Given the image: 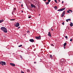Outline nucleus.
Returning a JSON list of instances; mask_svg holds the SVG:
<instances>
[{
	"mask_svg": "<svg viewBox=\"0 0 73 73\" xmlns=\"http://www.w3.org/2000/svg\"><path fill=\"white\" fill-rule=\"evenodd\" d=\"M1 30L3 31L4 33H7L8 31H7V29L5 27H2L1 28Z\"/></svg>",
	"mask_w": 73,
	"mask_h": 73,
	"instance_id": "obj_1",
	"label": "nucleus"
},
{
	"mask_svg": "<svg viewBox=\"0 0 73 73\" xmlns=\"http://www.w3.org/2000/svg\"><path fill=\"white\" fill-rule=\"evenodd\" d=\"M0 64L2 65L3 66V65H6V63L5 62H3V61H0Z\"/></svg>",
	"mask_w": 73,
	"mask_h": 73,
	"instance_id": "obj_2",
	"label": "nucleus"
},
{
	"mask_svg": "<svg viewBox=\"0 0 73 73\" xmlns=\"http://www.w3.org/2000/svg\"><path fill=\"white\" fill-rule=\"evenodd\" d=\"M65 14V11H64L62 13V14L61 16V17H63Z\"/></svg>",
	"mask_w": 73,
	"mask_h": 73,
	"instance_id": "obj_3",
	"label": "nucleus"
},
{
	"mask_svg": "<svg viewBox=\"0 0 73 73\" xmlns=\"http://www.w3.org/2000/svg\"><path fill=\"white\" fill-rule=\"evenodd\" d=\"M65 8H63L59 9L57 11H64V10H65Z\"/></svg>",
	"mask_w": 73,
	"mask_h": 73,
	"instance_id": "obj_4",
	"label": "nucleus"
},
{
	"mask_svg": "<svg viewBox=\"0 0 73 73\" xmlns=\"http://www.w3.org/2000/svg\"><path fill=\"white\" fill-rule=\"evenodd\" d=\"M35 38L36 40H39V39L41 40V36H36L35 37Z\"/></svg>",
	"mask_w": 73,
	"mask_h": 73,
	"instance_id": "obj_5",
	"label": "nucleus"
},
{
	"mask_svg": "<svg viewBox=\"0 0 73 73\" xmlns=\"http://www.w3.org/2000/svg\"><path fill=\"white\" fill-rule=\"evenodd\" d=\"M20 26V24L19 23H17L15 25V26L16 27H18Z\"/></svg>",
	"mask_w": 73,
	"mask_h": 73,
	"instance_id": "obj_6",
	"label": "nucleus"
},
{
	"mask_svg": "<svg viewBox=\"0 0 73 73\" xmlns=\"http://www.w3.org/2000/svg\"><path fill=\"white\" fill-rule=\"evenodd\" d=\"M65 62V60L64 59H61V63L60 64H61L62 63V64H63L64 62Z\"/></svg>",
	"mask_w": 73,
	"mask_h": 73,
	"instance_id": "obj_7",
	"label": "nucleus"
},
{
	"mask_svg": "<svg viewBox=\"0 0 73 73\" xmlns=\"http://www.w3.org/2000/svg\"><path fill=\"white\" fill-rule=\"evenodd\" d=\"M31 7L32 8H36V6L35 5H33V4H31Z\"/></svg>",
	"mask_w": 73,
	"mask_h": 73,
	"instance_id": "obj_8",
	"label": "nucleus"
},
{
	"mask_svg": "<svg viewBox=\"0 0 73 73\" xmlns=\"http://www.w3.org/2000/svg\"><path fill=\"white\" fill-rule=\"evenodd\" d=\"M29 41H30V42H35L34 40L33 39H30Z\"/></svg>",
	"mask_w": 73,
	"mask_h": 73,
	"instance_id": "obj_9",
	"label": "nucleus"
},
{
	"mask_svg": "<svg viewBox=\"0 0 73 73\" xmlns=\"http://www.w3.org/2000/svg\"><path fill=\"white\" fill-rule=\"evenodd\" d=\"M10 65H12V66H15V64L10 63Z\"/></svg>",
	"mask_w": 73,
	"mask_h": 73,
	"instance_id": "obj_10",
	"label": "nucleus"
},
{
	"mask_svg": "<svg viewBox=\"0 0 73 73\" xmlns=\"http://www.w3.org/2000/svg\"><path fill=\"white\" fill-rule=\"evenodd\" d=\"M48 36L50 37H52V35H51V34H50V32H49L48 34Z\"/></svg>",
	"mask_w": 73,
	"mask_h": 73,
	"instance_id": "obj_11",
	"label": "nucleus"
},
{
	"mask_svg": "<svg viewBox=\"0 0 73 73\" xmlns=\"http://www.w3.org/2000/svg\"><path fill=\"white\" fill-rule=\"evenodd\" d=\"M4 20L3 19H1L0 20V23H3V22H4Z\"/></svg>",
	"mask_w": 73,
	"mask_h": 73,
	"instance_id": "obj_12",
	"label": "nucleus"
},
{
	"mask_svg": "<svg viewBox=\"0 0 73 73\" xmlns=\"http://www.w3.org/2000/svg\"><path fill=\"white\" fill-rule=\"evenodd\" d=\"M70 27H73V23H70Z\"/></svg>",
	"mask_w": 73,
	"mask_h": 73,
	"instance_id": "obj_13",
	"label": "nucleus"
},
{
	"mask_svg": "<svg viewBox=\"0 0 73 73\" xmlns=\"http://www.w3.org/2000/svg\"><path fill=\"white\" fill-rule=\"evenodd\" d=\"M50 58L52 60V55H50Z\"/></svg>",
	"mask_w": 73,
	"mask_h": 73,
	"instance_id": "obj_14",
	"label": "nucleus"
},
{
	"mask_svg": "<svg viewBox=\"0 0 73 73\" xmlns=\"http://www.w3.org/2000/svg\"><path fill=\"white\" fill-rule=\"evenodd\" d=\"M66 43L65 42L64 44V46H65L66 45Z\"/></svg>",
	"mask_w": 73,
	"mask_h": 73,
	"instance_id": "obj_15",
	"label": "nucleus"
},
{
	"mask_svg": "<svg viewBox=\"0 0 73 73\" xmlns=\"http://www.w3.org/2000/svg\"><path fill=\"white\" fill-rule=\"evenodd\" d=\"M49 2H46V5H48V4H49Z\"/></svg>",
	"mask_w": 73,
	"mask_h": 73,
	"instance_id": "obj_16",
	"label": "nucleus"
},
{
	"mask_svg": "<svg viewBox=\"0 0 73 73\" xmlns=\"http://www.w3.org/2000/svg\"><path fill=\"white\" fill-rule=\"evenodd\" d=\"M57 7L56 6L54 7V8H55V9H57Z\"/></svg>",
	"mask_w": 73,
	"mask_h": 73,
	"instance_id": "obj_17",
	"label": "nucleus"
},
{
	"mask_svg": "<svg viewBox=\"0 0 73 73\" xmlns=\"http://www.w3.org/2000/svg\"><path fill=\"white\" fill-rule=\"evenodd\" d=\"M69 12H71V13H72V12H73V11H72L71 10H69Z\"/></svg>",
	"mask_w": 73,
	"mask_h": 73,
	"instance_id": "obj_18",
	"label": "nucleus"
},
{
	"mask_svg": "<svg viewBox=\"0 0 73 73\" xmlns=\"http://www.w3.org/2000/svg\"><path fill=\"white\" fill-rule=\"evenodd\" d=\"M10 20L11 21H15V19H10Z\"/></svg>",
	"mask_w": 73,
	"mask_h": 73,
	"instance_id": "obj_19",
	"label": "nucleus"
},
{
	"mask_svg": "<svg viewBox=\"0 0 73 73\" xmlns=\"http://www.w3.org/2000/svg\"><path fill=\"white\" fill-rule=\"evenodd\" d=\"M20 57H21V60H23V57L22 56L20 55Z\"/></svg>",
	"mask_w": 73,
	"mask_h": 73,
	"instance_id": "obj_20",
	"label": "nucleus"
},
{
	"mask_svg": "<svg viewBox=\"0 0 73 73\" xmlns=\"http://www.w3.org/2000/svg\"><path fill=\"white\" fill-rule=\"evenodd\" d=\"M23 46V45H20L18 47H21V46Z\"/></svg>",
	"mask_w": 73,
	"mask_h": 73,
	"instance_id": "obj_21",
	"label": "nucleus"
},
{
	"mask_svg": "<svg viewBox=\"0 0 73 73\" xmlns=\"http://www.w3.org/2000/svg\"><path fill=\"white\" fill-rule=\"evenodd\" d=\"M65 38H66L68 40V36H65Z\"/></svg>",
	"mask_w": 73,
	"mask_h": 73,
	"instance_id": "obj_22",
	"label": "nucleus"
},
{
	"mask_svg": "<svg viewBox=\"0 0 73 73\" xmlns=\"http://www.w3.org/2000/svg\"><path fill=\"white\" fill-rule=\"evenodd\" d=\"M54 1L55 3H57V0H54Z\"/></svg>",
	"mask_w": 73,
	"mask_h": 73,
	"instance_id": "obj_23",
	"label": "nucleus"
},
{
	"mask_svg": "<svg viewBox=\"0 0 73 73\" xmlns=\"http://www.w3.org/2000/svg\"><path fill=\"white\" fill-rule=\"evenodd\" d=\"M67 13H70V12H69V10L68 11H67Z\"/></svg>",
	"mask_w": 73,
	"mask_h": 73,
	"instance_id": "obj_24",
	"label": "nucleus"
},
{
	"mask_svg": "<svg viewBox=\"0 0 73 73\" xmlns=\"http://www.w3.org/2000/svg\"><path fill=\"white\" fill-rule=\"evenodd\" d=\"M51 46H54V45L53 44H51Z\"/></svg>",
	"mask_w": 73,
	"mask_h": 73,
	"instance_id": "obj_25",
	"label": "nucleus"
},
{
	"mask_svg": "<svg viewBox=\"0 0 73 73\" xmlns=\"http://www.w3.org/2000/svg\"><path fill=\"white\" fill-rule=\"evenodd\" d=\"M48 0V2L49 3H50V1H51V0Z\"/></svg>",
	"mask_w": 73,
	"mask_h": 73,
	"instance_id": "obj_26",
	"label": "nucleus"
},
{
	"mask_svg": "<svg viewBox=\"0 0 73 73\" xmlns=\"http://www.w3.org/2000/svg\"><path fill=\"white\" fill-rule=\"evenodd\" d=\"M16 8H14L13 10L14 11H16Z\"/></svg>",
	"mask_w": 73,
	"mask_h": 73,
	"instance_id": "obj_27",
	"label": "nucleus"
},
{
	"mask_svg": "<svg viewBox=\"0 0 73 73\" xmlns=\"http://www.w3.org/2000/svg\"><path fill=\"white\" fill-rule=\"evenodd\" d=\"M70 53H71V52H68V54H70V55H71V54H70Z\"/></svg>",
	"mask_w": 73,
	"mask_h": 73,
	"instance_id": "obj_28",
	"label": "nucleus"
},
{
	"mask_svg": "<svg viewBox=\"0 0 73 73\" xmlns=\"http://www.w3.org/2000/svg\"><path fill=\"white\" fill-rule=\"evenodd\" d=\"M72 40H73V39H70V41H72Z\"/></svg>",
	"mask_w": 73,
	"mask_h": 73,
	"instance_id": "obj_29",
	"label": "nucleus"
},
{
	"mask_svg": "<svg viewBox=\"0 0 73 73\" xmlns=\"http://www.w3.org/2000/svg\"><path fill=\"white\" fill-rule=\"evenodd\" d=\"M21 7H23V4H21Z\"/></svg>",
	"mask_w": 73,
	"mask_h": 73,
	"instance_id": "obj_30",
	"label": "nucleus"
},
{
	"mask_svg": "<svg viewBox=\"0 0 73 73\" xmlns=\"http://www.w3.org/2000/svg\"><path fill=\"white\" fill-rule=\"evenodd\" d=\"M27 33H29V31H28Z\"/></svg>",
	"mask_w": 73,
	"mask_h": 73,
	"instance_id": "obj_31",
	"label": "nucleus"
},
{
	"mask_svg": "<svg viewBox=\"0 0 73 73\" xmlns=\"http://www.w3.org/2000/svg\"><path fill=\"white\" fill-rule=\"evenodd\" d=\"M66 21L67 22H68V19H66Z\"/></svg>",
	"mask_w": 73,
	"mask_h": 73,
	"instance_id": "obj_32",
	"label": "nucleus"
},
{
	"mask_svg": "<svg viewBox=\"0 0 73 73\" xmlns=\"http://www.w3.org/2000/svg\"><path fill=\"white\" fill-rule=\"evenodd\" d=\"M12 15H14L13 12H12Z\"/></svg>",
	"mask_w": 73,
	"mask_h": 73,
	"instance_id": "obj_33",
	"label": "nucleus"
},
{
	"mask_svg": "<svg viewBox=\"0 0 73 73\" xmlns=\"http://www.w3.org/2000/svg\"><path fill=\"white\" fill-rule=\"evenodd\" d=\"M27 72H30L29 70H27Z\"/></svg>",
	"mask_w": 73,
	"mask_h": 73,
	"instance_id": "obj_34",
	"label": "nucleus"
},
{
	"mask_svg": "<svg viewBox=\"0 0 73 73\" xmlns=\"http://www.w3.org/2000/svg\"><path fill=\"white\" fill-rule=\"evenodd\" d=\"M62 25H64V22H63L62 23Z\"/></svg>",
	"mask_w": 73,
	"mask_h": 73,
	"instance_id": "obj_35",
	"label": "nucleus"
},
{
	"mask_svg": "<svg viewBox=\"0 0 73 73\" xmlns=\"http://www.w3.org/2000/svg\"><path fill=\"white\" fill-rule=\"evenodd\" d=\"M28 18L29 19H30V18H31V16H29V17H28Z\"/></svg>",
	"mask_w": 73,
	"mask_h": 73,
	"instance_id": "obj_36",
	"label": "nucleus"
},
{
	"mask_svg": "<svg viewBox=\"0 0 73 73\" xmlns=\"http://www.w3.org/2000/svg\"><path fill=\"white\" fill-rule=\"evenodd\" d=\"M68 21H70V20H71V19H68Z\"/></svg>",
	"mask_w": 73,
	"mask_h": 73,
	"instance_id": "obj_37",
	"label": "nucleus"
},
{
	"mask_svg": "<svg viewBox=\"0 0 73 73\" xmlns=\"http://www.w3.org/2000/svg\"><path fill=\"white\" fill-rule=\"evenodd\" d=\"M64 48L65 49L66 48V47L65 46H64Z\"/></svg>",
	"mask_w": 73,
	"mask_h": 73,
	"instance_id": "obj_38",
	"label": "nucleus"
},
{
	"mask_svg": "<svg viewBox=\"0 0 73 73\" xmlns=\"http://www.w3.org/2000/svg\"><path fill=\"white\" fill-rule=\"evenodd\" d=\"M19 28H20V27H19L17 28L18 29H19Z\"/></svg>",
	"mask_w": 73,
	"mask_h": 73,
	"instance_id": "obj_39",
	"label": "nucleus"
},
{
	"mask_svg": "<svg viewBox=\"0 0 73 73\" xmlns=\"http://www.w3.org/2000/svg\"><path fill=\"white\" fill-rule=\"evenodd\" d=\"M51 31H53V29H51Z\"/></svg>",
	"mask_w": 73,
	"mask_h": 73,
	"instance_id": "obj_40",
	"label": "nucleus"
},
{
	"mask_svg": "<svg viewBox=\"0 0 73 73\" xmlns=\"http://www.w3.org/2000/svg\"><path fill=\"white\" fill-rule=\"evenodd\" d=\"M34 64H36L37 63V62H34Z\"/></svg>",
	"mask_w": 73,
	"mask_h": 73,
	"instance_id": "obj_41",
	"label": "nucleus"
},
{
	"mask_svg": "<svg viewBox=\"0 0 73 73\" xmlns=\"http://www.w3.org/2000/svg\"><path fill=\"white\" fill-rule=\"evenodd\" d=\"M43 1H46V0H42Z\"/></svg>",
	"mask_w": 73,
	"mask_h": 73,
	"instance_id": "obj_42",
	"label": "nucleus"
},
{
	"mask_svg": "<svg viewBox=\"0 0 73 73\" xmlns=\"http://www.w3.org/2000/svg\"><path fill=\"white\" fill-rule=\"evenodd\" d=\"M38 16H40V14H38Z\"/></svg>",
	"mask_w": 73,
	"mask_h": 73,
	"instance_id": "obj_43",
	"label": "nucleus"
},
{
	"mask_svg": "<svg viewBox=\"0 0 73 73\" xmlns=\"http://www.w3.org/2000/svg\"><path fill=\"white\" fill-rule=\"evenodd\" d=\"M64 3V1H62V3Z\"/></svg>",
	"mask_w": 73,
	"mask_h": 73,
	"instance_id": "obj_44",
	"label": "nucleus"
},
{
	"mask_svg": "<svg viewBox=\"0 0 73 73\" xmlns=\"http://www.w3.org/2000/svg\"><path fill=\"white\" fill-rule=\"evenodd\" d=\"M19 3L20 4V3H21V2H19Z\"/></svg>",
	"mask_w": 73,
	"mask_h": 73,
	"instance_id": "obj_45",
	"label": "nucleus"
},
{
	"mask_svg": "<svg viewBox=\"0 0 73 73\" xmlns=\"http://www.w3.org/2000/svg\"><path fill=\"white\" fill-rule=\"evenodd\" d=\"M21 12H23V11H21Z\"/></svg>",
	"mask_w": 73,
	"mask_h": 73,
	"instance_id": "obj_46",
	"label": "nucleus"
},
{
	"mask_svg": "<svg viewBox=\"0 0 73 73\" xmlns=\"http://www.w3.org/2000/svg\"><path fill=\"white\" fill-rule=\"evenodd\" d=\"M24 35H25V36H26V34H24Z\"/></svg>",
	"mask_w": 73,
	"mask_h": 73,
	"instance_id": "obj_47",
	"label": "nucleus"
},
{
	"mask_svg": "<svg viewBox=\"0 0 73 73\" xmlns=\"http://www.w3.org/2000/svg\"><path fill=\"white\" fill-rule=\"evenodd\" d=\"M60 1H59V2H60Z\"/></svg>",
	"mask_w": 73,
	"mask_h": 73,
	"instance_id": "obj_48",
	"label": "nucleus"
},
{
	"mask_svg": "<svg viewBox=\"0 0 73 73\" xmlns=\"http://www.w3.org/2000/svg\"><path fill=\"white\" fill-rule=\"evenodd\" d=\"M11 0V1L12 0Z\"/></svg>",
	"mask_w": 73,
	"mask_h": 73,
	"instance_id": "obj_49",
	"label": "nucleus"
},
{
	"mask_svg": "<svg viewBox=\"0 0 73 73\" xmlns=\"http://www.w3.org/2000/svg\"><path fill=\"white\" fill-rule=\"evenodd\" d=\"M28 49V50H29V48H28V49Z\"/></svg>",
	"mask_w": 73,
	"mask_h": 73,
	"instance_id": "obj_50",
	"label": "nucleus"
},
{
	"mask_svg": "<svg viewBox=\"0 0 73 73\" xmlns=\"http://www.w3.org/2000/svg\"><path fill=\"white\" fill-rule=\"evenodd\" d=\"M28 49V50H29V48H28V49Z\"/></svg>",
	"mask_w": 73,
	"mask_h": 73,
	"instance_id": "obj_51",
	"label": "nucleus"
}]
</instances>
